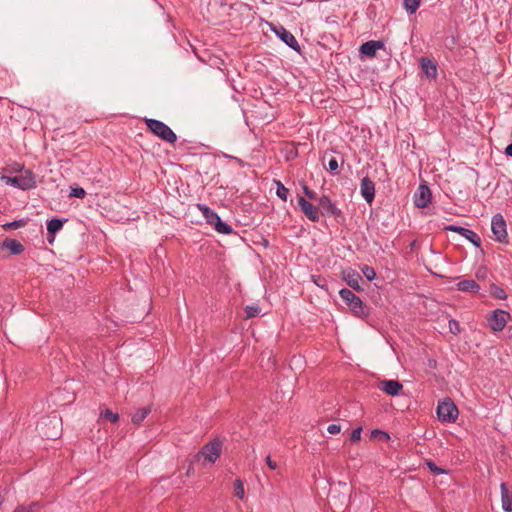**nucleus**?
Instances as JSON below:
<instances>
[{"instance_id":"nucleus-15","label":"nucleus","mask_w":512,"mask_h":512,"mask_svg":"<svg viewBox=\"0 0 512 512\" xmlns=\"http://www.w3.org/2000/svg\"><path fill=\"white\" fill-rule=\"evenodd\" d=\"M421 67L425 75L430 79H435L437 77V67L436 64L427 58H422Z\"/></svg>"},{"instance_id":"nucleus-1","label":"nucleus","mask_w":512,"mask_h":512,"mask_svg":"<svg viewBox=\"0 0 512 512\" xmlns=\"http://www.w3.org/2000/svg\"><path fill=\"white\" fill-rule=\"evenodd\" d=\"M2 180L7 185L15 186L23 190L30 189L35 186V177L30 170H22L20 174L13 177L3 176Z\"/></svg>"},{"instance_id":"nucleus-9","label":"nucleus","mask_w":512,"mask_h":512,"mask_svg":"<svg viewBox=\"0 0 512 512\" xmlns=\"http://www.w3.org/2000/svg\"><path fill=\"white\" fill-rule=\"evenodd\" d=\"M360 191L366 202L371 204L375 197V184L369 177L361 180Z\"/></svg>"},{"instance_id":"nucleus-12","label":"nucleus","mask_w":512,"mask_h":512,"mask_svg":"<svg viewBox=\"0 0 512 512\" xmlns=\"http://www.w3.org/2000/svg\"><path fill=\"white\" fill-rule=\"evenodd\" d=\"M501 489V504L505 512H512V492L508 489L505 483L500 485Z\"/></svg>"},{"instance_id":"nucleus-18","label":"nucleus","mask_w":512,"mask_h":512,"mask_svg":"<svg viewBox=\"0 0 512 512\" xmlns=\"http://www.w3.org/2000/svg\"><path fill=\"white\" fill-rule=\"evenodd\" d=\"M457 288L464 292H478L480 286L474 280H463L457 283Z\"/></svg>"},{"instance_id":"nucleus-27","label":"nucleus","mask_w":512,"mask_h":512,"mask_svg":"<svg viewBox=\"0 0 512 512\" xmlns=\"http://www.w3.org/2000/svg\"><path fill=\"white\" fill-rule=\"evenodd\" d=\"M403 1H404V7L407 10V12L413 14L418 9L421 0H403Z\"/></svg>"},{"instance_id":"nucleus-46","label":"nucleus","mask_w":512,"mask_h":512,"mask_svg":"<svg viewBox=\"0 0 512 512\" xmlns=\"http://www.w3.org/2000/svg\"><path fill=\"white\" fill-rule=\"evenodd\" d=\"M458 323L456 321H450V330L453 331V328H457Z\"/></svg>"},{"instance_id":"nucleus-49","label":"nucleus","mask_w":512,"mask_h":512,"mask_svg":"<svg viewBox=\"0 0 512 512\" xmlns=\"http://www.w3.org/2000/svg\"><path fill=\"white\" fill-rule=\"evenodd\" d=\"M191 467H189L188 471H187V474L191 473Z\"/></svg>"},{"instance_id":"nucleus-48","label":"nucleus","mask_w":512,"mask_h":512,"mask_svg":"<svg viewBox=\"0 0 512 512\" xmlns=\"http://www.w3.org/2000/svg\"><path fill=\"white\" fill-rule=\"evenodd\" d=\"M49 421H50V423H53L54 425H56L58 423L56 417H54L53 420H49Z\"/></svg>"},{"instance_id":"nucleus-10","label":"nucleus","mask_w":512,"mask_h":512,"mask_svg":"<svg viewBox=\"0 0 512 512\" xmlns=\"http://www.w3.org/2000/svg\"><path fill=\"white\" fill-rule=\"evenodd\" d=\"M379 389L388 395H399L403 390V385L397 380H383L379 382Z\"/></svg>"},{"instance_id":"nucleus-43","label":"nucleus","mask_w":512,"mask_h":512,"mask_svg":"<svg viewBox=\"0 0 512 512\" xmlns=\"http://www.w3.org/2000/svg\"><path fill=\"white\" fill-rule=\"evenodd\" d=\"M375 433L380 435V440H388L389 439V435L385 432L375 431Z\"/></svg>"},{"instance_id":"nucleus-37","label":"nucleus","mask_w":512,"mask_h":512,"mask_svg":"<svg viewBox=\"0 0 512 512\" xmlns=\"http://www.w3.org/2000/svg\"><path fill=\"white\" fill-rule=\"evenodd\" d=\"M327 431L330 433V434H337L341 431V426L338 425V424H330L328 427H327Z\"/></svg>"},{"instance_id":"nucleus-33","label":"nucleus","mask_w":512,"mask_h":512,"mask_svg":"<svg viewBox=\"0 0 512 512\" xmlns=\"http://www.w3.org/2000/svg\"><path fill=\"white\" fill-rule=\"evenodd\" d=\"M245 312L247 318L255 317L260 313V308L257 305H248L245 308Z\"/></svg>"},{"instance_id":"nucleus-4","label":"nucleus","mask_w":512,"mask_h":512,"mask_svg":"<svg viewBox=\"0 0 512 512\" xmlns=\"http://www.w3.org/2000/svg\"><path fill=\"white\" fill-rule=\"evenodd\" d=\"M437 415L442 422H454L458 417V409L450 400H443L438 403Z\"/></svg>"},{"instance_id":"nucleus-34","label":"nucleus","mask_w":512,"mask_h":512,"mask_svg":"<svg viewBox=\"0 0 512 512\" xmlns=\"http://www.w3.org/2000/svg\"><path fill=\"white\" fill-rule=\"evenodd\" d=\"M491 294L495 298H498V299H505L506 298L505 291L503 289L499 288V287H493L492 291H491Z\"/></svg>"},{"instance_id":"nucleus-40","label":"nucleus","mask_w":512,"mask_h":512,"mask_svg":"<svg viewBox=\"0 0 512 512\" xmlns=\"http://www.w3.org/2000/svg\"><path fill=\"white\" fill-rule=\"evenodd\" d=\"M265 461L270 469L275 470L277 468V463L271 459L270 455L266 457Z\"/></svg>"},{"instance_id":"nucleus-25","label":"nucleus","mask_w":512,"mask_h":512,"mask_svg":"<svg viewBox=\"0 0 512 512\" xmlns=\"http://www.w3.org/2000/svg\"><path fill=\"white\" fill-rule=\"evenodd\" d=\"M40 504L38 502H32L28 506L20 505L13 512H38Z\"/></svg>"},{"instance_id":"nucleus-21","label":"nucleus","mask_w":512,"mask_h":512,"mask_svg":"<svg viewBox=\"0 0 512 512\" xmlns=\"http://www.w3.org/2000/svg\"><path fill=\"white\" fill-rule=\"evenodd\" d=\"M348 305L355 316H357V317L366 316L367 313H366L365 307L359 297L356 298L351 304H348Z\"/></svg>"},{"instance_id":"nucleus-45","label":"nucleus","mask_w":512,"mask_h":512,"mask_svg":"<svg viewBox=\"0 0 512 512\" xmlns=\"http://www.w3.org/2000/svg\"><path fill=\"white\" fill-rule=\"evenodd\" d=\"M458 323L456 321H450V330L453 331V328H457Z\"/></svg>"},{"instance_id":"nucleus-44","label":"nucleus","mask_w":512,"mask_h":512,"mask_svg":"<svg viewBox=\"0 0 512 512\" xmlns=\"http://www.w3.org/2000/svg\"><path fill=\"white\" fill-rule=\"evenodd\" d=\"M505 153L508 155V156H512V143L509 144L506 149H505Z\"/></svg>"},{"instance_id":"nucleus-6","label":"nucleus","mask_w":512,"mask_h":512,"mask_svg":"<svg viewBox=\"0 0 512 512\" xmlns=\"http://www.w3.org/2000/svg\"><path fill=\"white\" fill-rule=\"evenodd\" d=\"M510 319V314L504 310H495L490 318L489 326L493 331H502Z\"/></svg>"},{"instance_id":"nucleus-24","label":"nucleus","mask_w":512,"mask_h":512,"mask_svg":"<svg viewBox=\"0 0 512 512\" xmlns=\"http://www.w3.org/2000/svg\"><path fill=\"white\" fill-rule=\"evenodd\" d=\"M63 227V223L59 219H52L47 223V230L51 234H55L60 231Z\"/></svg>"},{"instance_id":"nucleus-16","label":"nucleus","mask_w":512,"mask_h":512,"mask_svg":"<svg viewBox=\"0 0 512 512\" xmlns=\"http://www.w3.org/2000/svg\"><path fill=\"white\" fill-rule=\"evenodd\" d=\"M198 208L202 212L207 223L210 225H213L220 218L216 212H214L212 209H210L206 205L199 204Z\"/></svg>"},{"instance_id":"nucleus-39","label":"nucleus","mask_w":512,"mask_h":512,"mask_svg":"<svg viewBox=\"0 0 512 512\" xmlns=\"http://www.w3.org/2000/svg\"><path fill=\"white\" fill-rule=\"evenodd\" d=\"M303 189H304L305 195L309 199H311V200H315L316 199V193L314 191L310 190L307 186H304Z\"/></svg>"},{"instance_id":"nucleus-20","label":"nucleus","mask_w":512,"mask_h":512,"mask_svg":"<svg viewBox=\"0 0 512 512\" xmlns=\"http://www.w3.org/2000/svg\"><path fill=\"white\" fill-rule=\"evenodd\" d=\"M3 246L10 250V252L14 255L20 254L24 250L23 245L15 239H6L3 242Z\"/></svg>"},{"instance_id":"nucleus-23","label":"nucleus","mask_w":512,"mask_h":512,"mask_svg":"<svg viewBox=\"0 0 512 512\" xmlns=\"http://www.w3.org/2000/svg\"><path fill=\"white\" fill-rule=\"evenodd\" d=\"M460 235L465 237L466 239H468L475 246H480V243H481L480 237L472 230L465 229V230H463V234H460Z\"/></svg>"},{"instance_id":"nucleus-7","label":"nucleus","mask_w":512,"mask_h":512,"mask_svg":"<svg viewBox=\"0 0 512 512\" xmlns=\"http://www.w3.org/2000/svg\"><path fill=\"white\" fill-rule=\"evenodd\" d=\"M431 201V192L427 185H419L414 194V203L419 208H425Z\"/></svg>"},{"instance_id":"nucleus-38","label":"nucleus","mask_w":512,"mask_h":512,"mask_svg":"<svg viewBox=\"0 0 512 512\" xmlns=\"http://www.w3.org/2000/svg\"><path fill=\"white\" fill-rule=\"evenodd\" d=\"M426 464L432 472L437 473V474L444 473V470L437 467L433 462L428 461V462H426Z\"/></svg>"},{"instance_id":"nucleus-41","label":"nucleus","mask_w":512,"mask_h":512,"mask_svg":"<svg viewBox=\"0 0 512 512\" xmlns=\"http://www.w3.org/2000/svg\"><path fill=\"white\" fill-rule=\"evenodd\" d=\"M328 167L331 171H335L338 169V162L335 158H331L328 162Z\"/></svg>"},{"instance_id":"nucleus-30","label":"nucleus","mask_w":512,"mask_h":512,"mask_svg":"<svg viewBox=\"0 0 512 512\" xmlns=\"http://www.w3.org/2000/svg\"><path fill=\"white\" fill-rule=\"evenodd\" d=\"M234 492L235 496L240 499H243L245 496L244 484L240 479H237L234 483Z\"/></svg>"},{"instance_id":"nucleus-19","label":"nucleus","mask_w":512,"mask_h":512,"mask_svg":"<svg viewBox=\"0 0 512 512\" xmlns=\"http://www.w3.org/2000/svg\"><path fill=\"white\" fill-rule=\"evenodd\" d=\"M319 207L322 208L325 212L335 215L337 213L336 206L332 203L331 199L323 195L319 198Z\"/></svg>"},{"instance_id":"nucleus-22","label":"nucleus","mask_w":512,"mask_h":512,"mask_svg":"<svg viewBox=\"0 0 512 512\" xmlns=\"http://www.w3.org/2000/svg\"><path fill=\"white\" fill-rule=\"evenodd\" d=\"M212 226H214L216 231L221 234H231L233 231L231 226L222 222V220L220 218Z\"/></svg>"},{"instance_id":"nucleus-13","label":"nucleus","mask_w":512,"mask_h":512,"mask_svg":"<svg viewBox=\"0 0 512 512\" xmlns=\"http://www.w3.org/2000/svg\"><path fill=\"white\" fill-rule=\"evenodd\" d=\"M383 47V43L380 41H368L361 45L360 51L362 54L369 57H374L376 51Z\"/></svg>"},{"instance_id":"nucleus-35","label":"nucleus","mask_w":512,"mask_h":512,"mask_svg":"<svg viewBox=\"0 0 512 512\" xmlns=\"http://www.w3.org/2000/svg\"><path fill=\"white\" fill-rule=\"evenodd\" d=\"M86 192L83 188L77 187L73 188L70 196L77 197V198H83L85 196Z\"/></svg>"},{"instance_id":"nucleus-47","label":"nucleus","mask_w":512,"mask_h":512,"mask_svg":"<svg viewBox=\"0 0 512 512\" xmlns=\"http://www.w3.org/2000/svg\"><path fill=\"white\" fill-rule=\"evenodd\" d=\"M44 435L47 436V437H54L57 435V433H48V432H44Z\"/></svg>"},{"instance_id":"nucleus-14","label":"nucleus","mask_w":512,"mask_h":512,"mask_svg":"<svg viewBox=\"0 0 512 512\" xmlns=\"http://www.w3.org/2000/svg\"><path fill=\"white\" fill-rule=\"evenodd\" d=\"M344 279L351 288L361 290L360 282L362 278L359 273L353 270L347 271L344 273Z\"/></svg>"},{"instance_id":"nucleus-28","label":"nucleus","mask_w":512,"mask_h":512,"mask_svg":"<svg viewBox=\"0 0 512 512\" xmlns=\"http://www.w3.org/2000/svg\"><path fill=\"white\" fill-rule=\"evenodd\" d=\"M276 185H277V190H276L277 196L279 198H281L283 201H286L288 194H289V190L280 181H276Z\"/></svg>"},{"instance_id":"nucleus-26","label":"nucleus","mask_w":512,"mask_h":512,"mask_svg":"<svg viewBox=\"0 0 512 512\" xmlns=\"http://www.w3.org/2000/svg\"><path fill=\"white\" fill-rule=\"evenodd\" d=\"M341 298L347 303L351 304L358 296H356L351 290L349 289H342L339 292Z\"/></svg>"},{"instance_id":"nucleus-8","label":"nucleus","mask_w":512,"mask_h":512,"mask_svg":"<svg viewBox=\"0 0 512 512\" xmlns=\"http://www.w3.org/2000/svg\"><path fill=\"white\" fill-rule=\"evenodd\" d=\"M298 204L302 210V212L305 214V216L313 221L318 222L319 221V210L318 207H315L310 202L306 201L303 197H299Z\"/></svg>"},{"instance_id":"nucleus-11","label":"nucleus","mask_w":512,"mask_h":512,"mask_svg":"<svg viewBox=\"0 0 512 512\" xmlns=\"http://www.w3.org/2000/svg\"><path fill=\"white\" fill-rule=\"evenodd\" d=\"M274 31L279 36V38L284 43H286L289 47H291L295 51H299L300 50L299 44H298L296 38L294 37V35L291 32H289L288 30H286L282 26L278 27V28H274Z\"/></svg>"},{"instance_id":"nucleus-31","label":"nucleus","mask_w":512,"mask_h":512,"mask_svg":"<svg viewBox=\"0 0 512 512\" xmlns=\"http://www.w3.org/2000/svg\"><path fill=\"white\" fill-rule=\"evenodd\" d=\"M26 225L25 220H16L10 223H6L3 225V228L5 230H12V229H18Z\"/></svg>"},{"instance_id":"nucleus-36","label":"nucleus","mask_w":512,"mask_h":512,"mask_svg":"<svg viewBox=\"0 0 512 512\" xmlns=\"http://www.w3.org/2000/svg\"><path fill=\"white\" fill-rule=\"evenodd\" d=\"M361 432H362V428H360V427L353 430L351 433V441H353V442L359 441L361 439Z\"/></svg>"},{"instance_id":"nucleus-29","label":"nucleus","mask_w":512,"mask_h":512,"mask_svg":"<svg viewBox=\"0 0 512 512\" xmlns=\"http://www.w3.org/2000/svg\"><path fill=\"white\" fill-rule=\"evenodd\" d=\"M100 417L109 420L112 423H116L119 420V415L117 413L112 412L109 409H105L104 411H102Z\"/></svg>"},{"instance_id":"nucleus-42","label":"nucleus","mask_w":512,"mask_h":512,"mask_svg":"<svg viewBox=\"0 0 512 512\" xmlns=\"http://www.w3.org/2000/svg\"><path fill=\"white\" fill-rule=\"evenodd\" d=\"M447 229L450 231L457 232L459 234H463V230H465L466 228L459 227V226H449Z\"/></svg>"},{"instance_id":"nucleus-2","label":"nucleus","mask_w":512,"mask_h":512,"mask_svg":"<svg viewBox=\"0 0 512 512\" xmlns=\"http://www.w3.org/2000/svg\"><path fill=\"white\" fill-rule=\"evenodd\" d=\"M148 128L161 139L174 143L177 139L176 134L163 122L155 119H147Z\"/></svg>"},{"instance_id":"nucleus-3","label":"nucleus","mask_w":512,"mask_h":512,"mask_svg":"<svg viewBox=\"0 0 512 512\" xmlns=\"http://www.w3.org/2000/svg\"><path fill=\"white\" fill-rule=\"evenodd\" d=\"M222 444L220 441L215 440L205 445L197 454V457H203V465L213 464L220 456Z\"/></svg>"},{"instance_id":"nucleus-32","label":"nucleus","mask_w":512,"mask_h":512,"mask_svg":"<svg viewBox=\"0 0 512 512\" xmlns=\"http://www.w3.org/2000/svg\"><path fill=\"white\" fill-rule=\"evenodd\" d=\"M361 271L369 281L373 280L376 277L375 270L370 266L364 265L363 267H361Z\"/></svg>"},{"instance_id":"nucleus-17","label":"nucleus","mask_w":512,"mask_h":512,"mask_svg":"<svg viewBox=\"0 0 512 512\" xmlns=\"http://www.w3.org/2000/svg\"><path fill=\"white\" fill-rule=\"evenodd\" d=\"M151 413V406L139 408L131 417V421L135 425H140L142 421Z\"/></svg>"},{"instance_id":"nucleus-5","label":"nucleus","mask_w":512,"mask_h":512,"mask_svg":"<svg viewBox=\"0 0 512 512\" xmlns=\"http://www.w3.org/2000/svg\"><path fill=\"white\" fill-rule=\"evenodd\" d=\"M491 231L494 240L500 243L508 242L506 222L501 214H495L491 219Z\"/></svg>"}]
</instances>
